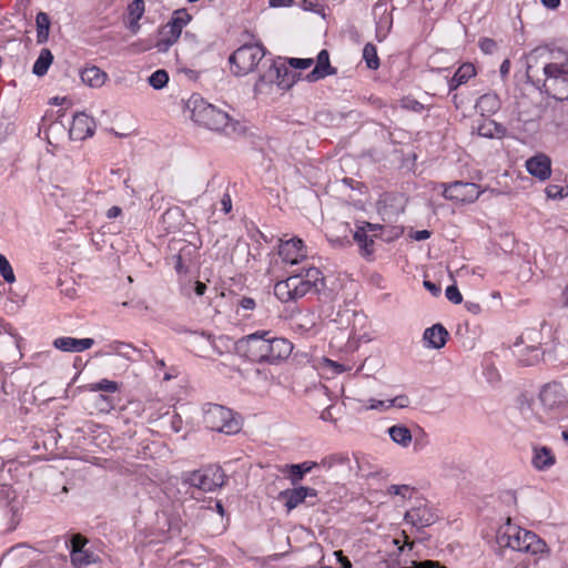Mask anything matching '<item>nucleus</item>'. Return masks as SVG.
<instances>
[{
    "label": "nucleus",
    "instance_id": "nucleus-1",
    "mask_svg": "<svg viewBox=\"0 0 568 568\" xmlns=\"http://www.w3.org/2000/svg\"><path fill=\"white\" fill-rule=\"evenodd\" d=\"M528 81L549 97L568 100V52L561 49H536L527 57Z\"/></svg>",
    "mask_w": 568,
    "mask_h": 568
},
{
    "label": "nucleus",
    "instance_id": "nucleus-2",
    "mask_svg": "<svg viewBox=\"0 0 568 568\" xmlns=\"http://www.w3.org/2000/svg\"><path fill=\"white\" fill-rule=\"evenodd\" d=\"M292 351L293 344L288 339L275 337L271 331H256L234 343V352L239 356L257 364H280Z\"/></svg>",
    "mask_w": 568,
    "mask_h": 568
},
{
    "label": "nucleus",
    "instance_id": "nucleus-3",
    "mask_svg": "<svg viewBox=\"0 0 568 568\" xmlns=\"http://www.w3.org/2000/svg\"><path fill=\"white\" fill-rule=\"evenodd\" d=\"M186 109L191 119L201 126L212 131H221L230 135L241 132L243 126L234 121L229 113L206 102L199 93H193L186 101Z\"/></svg>",
    "mask_w": 568,
    "mask_h": 568
},
{
    "label": "nucleus",
    "instance_id": "nucleus-4",
    "mask_svg": "<svg viewBox=\"0 0 568 568\" xmlns=\"http://www.w3.org/2000/svg\"><path fill=\"white\" fill-rule=\"evenodd\" d=\"M497 541L503 548L510 549L513 552L530 554L536 560L541 559L549 554V548L534 531L510 524V519L503 531L497 536Z\"/></svg>",
    "mask_w": 568,
    "mask_h": 568
},
{
    "label": "nucleus",
    "instance_id": "nucleus-5",
    "mask_svg": "<svg viewBox=\"0 0 568 568\" xmlns=\"http://www.w3.org/2000/svg\"><path fill=\"white\" fill-rule=\"evenodd\" d=\"M381 527L378 505H373L366 497L357 498V535H361L357 541L366 542V546H376L381 538L377 534Z\"/></svg>",
    "mask_w": 568,
    "mask_h": 568
},
{
    "label": "nucleus",
    "instance_id": "nucleus-6",
    "mask_svg": "<svg viewBox=\"0 0 568 568\" xmlns=\"http://www.w3.org/2000/svg\"><path fill=\"white\" fill-rule=\"evenodd\" d=\"M180 479L182 486L194 487L206 493L223 487L227 476L221 466L210 465L197 470L183 471Z\"/></svg>",
    "mask_w": 568,
    "mask_h": 568
},
{
    "label": "nucleus",
    "instance_id": "nucleus-7",
    "mask_svg": "<svg viewBox=\"0 0 568 568\" xmlns=\"http://www.w3.org/2000/svg\"><path fill=\"white\" fill-rule=\"evenodd\" d=\"M266 49L262 43H245L237 48L230 57L232 73L236 77L245 75L258 68L266 57Z\"/></svg>",
    "mask_w": 568,
    "mask_h": 568
},
{
    "label": "nucleus",
    "instance_id": "nucleus-8",
    "mask_svg": "<svg viewBox=\"0 0 568 568\" xmlns=\"http://www.w3.org/2000/svg\"><path fill=\"white\" fill-rule=\"evenodd\" d=\"M192 20V16L185 8L173 11L168 23L159 29V39L154 44H148L143 50L154 47L158 52L164 53L180 39L183 28Z\"/></svg>",
    "mask_w": 568,
    "mask_h": 568
},
{
    "label": "nucleus",
    "instance_id": "nucleus-9",
    "mask_svg": "<svg viewBox=\"0 0 568 568\" xmlns=\"http://www.w3.org/2000/svg\"><path fill=\"white\" fill-rule=\"evenodd\" d=\"M203 422L206 428L225 435H234L241 430L240 416L219 404H207V408L204 409Z\"/></svg>",
    "mask_w": 568,
    "mask_h": 568
},
{
    "label": "nucleus",
    "instance_id": "nucleus-10",
    "mask_svg": "<svg viewBox=\"0 0 568 568\" xmlns=\"http://www.w3.org/2000/svg\"><path fill=\"white\" fill-rule=\"evenodd\" d=\"M539 400L544 409L554 418H558L568 407L567 395L559 383L546 384L539 393Z\"/></svg>",
    "mask_w": 568,
    "mask_h": 568
},
{
    "label": "nucleus",
    "instance_id": "nucleus-11",
    "mask_svg": "<svg viewBox=\"0 0 568 568\" xmlns=\"http://www.w3.org/2000/svg\"><path fill=\"white\" fill-rule=\"evenodd\" d=\"M443 186L444 197L456 202L470 203L476 201L480 194L479 186L475 183L456 181L449 185L443 184Z\"/></svg>",
    "mask_w": 568,
    "mask_h": 568
},
{
    "label": "nucleus",
    "instance_id": "nucleus-12",
    "mask_svg": "<svg viewBox=\"0 0 568 568\" xmlns=\"http://www.w3.org/2000/svg\"><path fill=\"white\" fill-rule=\"evenodd\" d=\"M383 229L379 223L363 222L362 225H357V245L359 246L361 255L367 261L373 260L374 255V237L377 236V232Z\"/></svg>",
    "mask_w": 568,
    "mask_h": 568
},
{
    "label": "nucleus",
    "instance_id": "nucleus-13",
    "mask_svg": "<svg viewBox=\"0 0 568 568\" xmlns=\"http://www.w3.org/2000/svg\"><path fill=\"white\" fill-rule=\"evenodd\" d=\"M326 237L335 247H351L355 240V232L348 222L334 220L327 226Z\"/></svg>",
    "mask_w": 568,
    "mask_h": 568
},
{
    "label": "nucleus",
    "instance_id": "nucleus-14",
    "mask_svg": "<svg viewBox=\"0 0 568 568\" xmlns=\"http://www.w3.org/2000/svg\"><path fill=\"white\" fill-rule=\"evenodd\" d=\"M437 513L426 503H419L405 513L404 519L407 524L422 529L429 527L438 520Z\"/></svg>",
    "mask_w": 568,
    "mask_h": 568
},
{
    "label": "nucleus",
    "instance_id": "nucleus-15",
    "mask_svg": "<svg viewBox=\"0 0 568 568\" xmlns=\"http://www.w3.org/2000/svg\"><path fill=\"white\" fill-rule=\"evenodd\" d=\"M95 121L84 112L73 114L69 135L74 141H83L94 134Z\"/></svg>",
    "mask_w": 568,
    "mask_h": 568
},
{
    "label": "nucleus",
    "instance_id": "nucleus-16",
    "mask_svg": "<svg viewBox=\"0 0 568 568\" xmlns=\"http://www.w3.org/2000/svg\"><path fill=\"white\" fill-rule=\"evenodd\" d=\"M317 490L312 487L300 486L296 488H288L278 494V499L284 503L287 511L293 510L298 505L303 504L307 497H316Z\"/></svg>",
    "mask_w": 568,
    "mask_h": 568
},
{
    "label": "nucleus",
    "instance_id": "nucleus-17",
    "mask_svg": "<svg viewBox=\"0 0 568 568\" xmlns=\"http://www.w3.org/2000/svg\"><path fill=\"white\" fill-rule=\"evenodd\" d=\"M278 255L285 263L297 264L306 257V250L303 241L297 237L281 241L278 245Z\"/></svg>",
    "mask_w": 568,
    "mask_h": 568
},
{
    "label": "nucleus",
    "instance_id": "nucleus-18",
    "mask_svg": "<svg viewBox=\"0 0 568 568\" xmlns=\"http://www.w3.org/2000/svg\"><path fill=\"white\" fill-rule=\"evenodd\" d=\"M373 14L376 19V38L383 41L392 29L393 16L388 11L387 3L382 0L375 3Z\"/></svg>",
    "mask_w": 568,
    "mask_h": 568
},
{
    "label": "nucleus",
    "instance_id": "nucleus-19",
    "mask_svg": "<svg viewBox=\"0 0 568 568\" xmlns=\"http://www.w3.org/2000/svg\"><path fill=\"white\" fill-rule=\"evenodd\" d=\"M528 173L540 181H546L551 175V160L544 153L529 158L525 163Z\"/></svg>",
    "mask_w": 568,
    "mask_h": 568
},
{
    "label": "nucleus",
    "instance_id": "nucleus-20",
    "mask_svg": "<svg viewBox=\"0 0 568 568\" xmlns=\"http://www.w3.org/2000/svg\"><path fill=\"white\" fill-rule=\"evenodd\" d=\"M337 73V69L331 65L329 62V53L326 49H323L318 52L316 57V64L313 70L306 74L305 79L308 82H316L322 80L328 75H334Z\"/></svg>",
    "mask_w": 568,
    "mask_h": 568
},
{
    "label": "nucleus",
    "instance_id": "nucleus-21",
    "mask_svg": "<svg viewBox=\"0 0 568 568\" xmlns=\"http://www.w3.org/2000/svg\"><path fill=\"white\" fill-rule=\"evenodd\" d=\"M94 339L90 337L74 338L70 336L58 337L53 341V346L62 352L81 353L94 345Z\"/></svg>",
    "mask_w": 568,
    "mask_h": 568
},
{
    "label": "nucleus",
    "instance_id": "nucleus-22",
    "mask_svg": "<svg viewBox=\"0 0 568 568\" xmlns=\"http://www.w3.org/2000/svg\"><path fill=\"white\" fill-rule=\"evenodd\" d=\"M527 104L526 101L518 102L517 120L524 124L526 131H529L537 126V122L541 116V108Z\"/></svg>",
    "mask_w": 568,
    "mask_h": 568
},
{
    "label": "nucleus",
    "instance_id": "nucleus-23",
    "mask_svg": "<svg viewBox=\"0 0 568 568\" xmlns=\"http://www.w3.org/2000/svg\"><path fill=\"white\" fill-rule=\"evenodd\" d=\"M448 337L447 329L442 324H435L425 329L423 338L428 348L439 349L445 346Z\"/></svg>",
    "mask_w": 568,
    "mask_h": 568
},
{
    "label": "nucleus",
    "instance_id": "nucleus-24",
    "mask_svg": "<svg viewBox=\"0 0 568 568\" xmlns=\"http://www.w3.org/2000/svg\"><path fill=\"white\" fill-rule=\"evenodd\" d=\"M515 355L518 363L523 366L536 365L542 358V352L538 346L531 345L520 347L518 343L515 344Z\"/></svg>",
    "mask_w": 568,
    "mask_h": 568
},
{
    "label": "nucleus",
    "instance_id": "nucleus-25",
    "mask_svg": "<svg viewBox=\"0 0 568 568\" xmlns=\"http://www.w3.org/2000/svg\"><path fill=\"white\" fill-rule=\"evenodd\" d=\"M501 106V101L496 93H485L480 95L475 104L476 110L483 116L495 114Z\"/></svg>",
    "mask_w": 568,
    "mask_h": 568
},
{
    "label": "nucleus",
    "instance_id": "nucleus-26",
    "mask_svg": "<svg viewBox=\"0 0 568 568\" xmlns=\"http://www.w3.org/2000/svg\"><path fill=\"white\" fill-rule=\"evenodd\" d=\"M79 74L81 81L91 88H100L104 84L108 77L104 71L95 65L81 69Z\"/></svg>",
    "mask_w": 568,
    "mask_h": 568
},
{
    "label": "nucleus",
    "instance_id": "nucleus-27",
    "mask_svg": "<svg viewBox=\"0 0 568 568\" xmlns=\"http://www.w3.org/2000/svg\"><path fill=\"white\" fill-rule=\"evenodd\" d=\"M300 73L292 71L285 63H280L278 70H276L275 83L283 90L291 89L297 79Z\"/></svg>",
    "mask_w": 568,
    "mask_h": 568
},
{
    "label": "nucleus",
    "instance_id": "nucleus-28",
    "mask_svg": "<svg viewBox=\"0 0 568 568\" xmlns=\"http://www.w3.org/2000/svg\"><path fill=\"white\" fill-rule=\"evenodd\" d=\"M316 466L315 462H303L301 464L286 465V473L293 486L297 485L306 474Z\"/></svg>",
    "mask_w": 568,
    "mask_h": 568
},
{
    "label": "nucleus",
    "instance_id": "nucleus-29",
    "mask_svg": "<svg viewBox=\"0 0 568 568\" xmlns=\"http://www.w3.org/2000/svg\"><path fill=\"white\" fill-rule=\"evenodd\" d=\"M294 282L291 276L284 281H280L274 286V294L282 303L296 302L294 295Z\"/></svg>",
    "mask_w": 568,
    "mask_h": 568
},
{
    "label": "nucleus",
    "instance_id": "nucleus-30",
    "mask_svg": "<svg viewBox=\"0 0 568 568\" xmlns=\"http://www.w3.org/2000/svg\"><path fill=\"white\" fill-rule=\"evenodd\" d=\"M357 471L362 479H373L377 483L384 481L387 477L385 470L377 466H371L368 463L357 460Z\"/></svg>",
    "mask_w": 568,
    "mask_h": 568
},
{
    "label": "nucleus",
    "instance_id": "nucleus-31",
    "mask_svg": "<svg viewBox=\"0 0 568 568\" xmlns=\"http://www.w3.org/2000/svg\"><path fill=\"white\" fill-rule=\"evenodd\" d=\"M101 558L90 547L84 548L78 555H71L70 562L73 568H85L89 565L100 562Z\"/></svg>",
    "mask_w": 568,
    "mask_h": 568
},
{
    "label": "nucleus",
    "instance_id": "nucleus-32",
    "mask_svg": "<svg viewBox=\"0 0 568 568\" xmlns=\"http://www.w3.org/2000/svg\"><path fill=\"white\" fill-rule=\"evenodd\" d=\"M52 62H53L52 52L50 51V49L43 48L40 51L36 62L32 67V73L37 77L45 75L50 65L52 64Z\"/></svg>",
    "mask_w": 568,
    "mask_h": 568
},
{
    "label": "nucleus",
    "instance_id": "nucleus-33",
    "mask_svg": "<svg viewBox=\"0 0 568 568\" xmlns=\"http://www.w3.org/2000/svg\"><path fill=\"white\" fill-rule=\"evenodd\" d=\"M555 464V456L551 450L547 447L536 448L532 457V465L538 470H544L551 467Z\"/></svg>",
    "mask_w": 568,
    "mask_h": 568
},
{
    "label": "nucleus",
    "instance_id": "nucleus-34",
    "mask_svg": "<svg viewBox=\"0 0 568 568\" xmlns=\"http://www.w3.org/2000/svg\"><path fill=\"white\" fill-rule=\"evenodd\" d=\"M388 435L394 443L402 447H408L412 443V433L404 425H394L388 428Z\"/></svg>",
    "mask_w": 568,
    "mask_h": 568
},
{
    "label": "nucleus",
    "instance_id": "nucleus-35",
    "mask_svg": "<svg viewBox=\"0 0 568 568\" xmlns=\"http://www.w3.org/2000/svg\"><path fill=\"white\" fill-rule=\"evenodd\" d=\"M37 24V42L42 44L49 39L50 31V17L45 12H39L36 17Z\"/></svg>",
    "mask_w": 568,
    "mask_h": 568
},
{
    "label": "nucleus",
    "instance_id": "nucleus-36",
    "mask_svg": "<svg viewBox=\"0 0 568 568\" xmlns=\"http://www.w3.org/2000/svg\"><path fill=\"white\" fill-rule=\"evenodd\" d=\"M281 60H282V58L278 57L276 60L273 58H270L262 62V67L264 68L267 65V69L265 71L261 72V74L258 77L260 83H271V84L275 83L276 70H278Z\"/></svg>",
    "mask_w": 568,
    "mask_h": 568
},
{
    "label": "nucleus",
    "instance_id": "nucleus-37",
    "mask_svg": "<svg viewBox=\"0 0 568 568\" xmlns=\"http://www.w3.org/2000/svg\"><path fill=\"white\" fill-rule=\"evenodd\" d=\"M89 539L80 532H74L69 535L65 540L67 548L69 549V555H78L89 546Z\"/></svg>",
    "mask_w": 568,
    "mask_h": 568
},
{
    "label": "nucleus",
    "instance_id": "nucleus-38",
    "mask_svg": "<svg viewBox=\"0 0 568 568\" xmlns=\"http://www.w3.org/2000/svg\"><path fill=\"white\" fill-rule=\"evenodd\" d=\"M362 60L369 70H377L379 68L381 61L377 54V49L373 43L365 44L362 53Z\"/></svg>",
    "mask_w": 568,
    "mask_h": 568
},
{
    "label": "nucleus",
    "instance_id": "nucleus-39",
    "mask_svg": "<svg viewBox=\"0 0 568 568\" xmlns=\"http://www.w3.org/2000/svg\"><path fill=\"white\" fill-rule=\"evenodd\" d=\"M291 280L296 281L294 282L293 287L296 301L304 297L308 292H311L314 288V286L303 277V273L292 275Z\"/></svg>",
    "mask_w": 568,
    "mask_h": 568
},
{
    "label": "nucleus",
    "instance_id": "nucleus-40",
    "mask_svg": "<svg viewBox=\"0 0 568 568\" xmlns=\"http://www.w3.org/2000/svg\"><path fill=\"white\" fill-rule=\"evenodd\" d=\"M500 556L506 558V568H529L530 561L524 556V554L511 552L510 556H506V550L500 551Z\"/></svg>",
    "mask_w": 568,
    "mask_h": 568
},
{
    "label": "nucleus",
    "instance_id": "nucleus-41",
    "mask_svg": "<svg viewBox=\"0 0 568 568\" xmlns=\"http://www.w3.org/2000/svg\"><path fill=\"white\" fill-rule=\"evenodd\" d=\"M148 82L154 90H161L169 82V73L164 69H159L149 77Z\"/></svg>",
    "mask_w": 568,
    "mask_h": 568
},
{
    "label": "nucleus",
    "instance_id": "nucleus-42",
    "mask_svg": "<svg viewBox=\"0 0 568 568\" xmlns=\"http://www.w3.org/2000/svg\"><path fill=\"white\" fill-rule=\"evenodd\" d=\"M415 488L409 485H390L387 488V495L399 497L403 500L409 499Z\"/></svg>",
    "mask_w": 568,
    "mask_h": 568
},
{
    "label": "nucleus",
    "instance_id": "nucleus-43",
    "mask_svg": "<svg viewBox=\"0 0 568 568\" xmlns=\"http://www.w3.org/2000/svg\"><path fill=\"white\" fill-rule=\"evenodd\" d=\"M88 388L90 392L115 393L119 390V384L114 381L103 378L97 383L89 384Z\"/></svg>",
    "mask_w": 568,
    "mask_h": 568
},
{
    "label": "nucleus",
    "instance_id": "nucleus-44",
    "mask_svg": "<svg viewBox=\"0 0 568 568\" xmlns=\"http://www.w3.org/2000/svg\"><path fill=\"white\" fill-rule=\"evenodd\" d=\"M109 347L112 352L119 354L120 356L125 357L126 359H131L129 349H132L133 352L142 353L141 349L136 348L131 343L120 342V341H113L110 343Z\"/></svg>",
    "mask_w": 568,
    "mask_h": 568
},
{
    "label": "nucleus",
    "instance_id": "nucleus-45",
    "mask_svg": "<svg viewBox=\"0 0 568 568\" xmlns=\"http://www.w3.org/2000/svg\"><path fill=\"white\" fill-rule=\"evenodd\" d=\"M300 273H303V277L314 286V291L318 292L317 283L323 284L324 277L322 272L317 267H303Z\"/></svg>",
    "mask_w": 568,
    "mask_h": 568
},
{
    "label": "nucleus",
    "instance_id": "nucleus-46",
    "mask_svg": "<svg viewBox=\"0 0 568 568\" xmlns=\"http://www.w3.org/2000/svg\"><path fill=\"white\" fill-rule=\"evenodd\" d=\"M180 243L181 246L178 250V254L191 264L197 255V246L186 241H181Z\"/></svg>",
    "mask_w": 568,
    "mask_h": 568
},
{
    "label": "nucleus",
    "instance_id": "nucleus-47",
    "mask_svg": "<svg viewBox=\"0 0 568 568\" xmlns=\"http://www.w3.org/2000/svg\"><path fill=\"white\" fill-rule=\"evenodd\" d=\"M545 192H546V195L548 199L561 200V199L568 196V185L560 186V185L550 184L546 187Z\"/></svg>",
    "mask_w": 568,
    "mask_h": 568
},
{
    "label": "nucleus",
    "instance_id": "nucleus-48",
    "mask_svg": "<svg viewBox=\"0 0 568 568\" xmlns=\"http://www.w3.org/2000/svg\"><path fill=\"white\" fill-rule=\"evenodd\" d=\"M0 274L7 283H13L16 276L8 258L0 254Z\"/></svg>",
    "mask_w": 568,
    "mask_h": 568
},
{
    "label": "nucleus",
    "instance_id": "nucleus-49",
    "mask_svg": "<svg viewBox=\"0 0 568 568\" xmlns=\"http://www.w3.org/2000/svg\"><path fill=\"white\" fill-rule=\"evenodd\" d=\"M285 62L293 69L305 70L313 65L314 60L312 58H286Z\"/></svg>",
    "mask_w": 568,
    "mask_h": 568
},
{
    "label": "nucleus",
    "instance_id": "nucleus-50",
    "mask_svg": "<svg viewBox=\"0 0 568 568\" xmlns=\"http://www.w3.org/2000/svg\"><path fill=\"white\" fill-rule=\"evenodd\" d=\"M362 408L365 410L374 409L378 412H385L390 408L389 399L378 400L369 399L368 402H362Z\"/></svg>",
    "mask_w": 568,
    "mask_h": 568
},
{
    "label": "nucleus",
    "instance_id": "nucleus-51",
    "mask_svg": "<svg viewBox=\"0 0 568 568\" xmlns=\"http://www.w3.org/2000/svg\"><path fill=\"white\" fill-rule=\"evenodd\" d=\"M455 74L457 75V79H460L464 83H466L476 74V69L471 63H464L457 69Z\"/></svg>",
    "mask_w": 568,
    "mask_h": 568
},
{
    "label": "nucleus",
    "instance_id": "nucleus-52",
    "mask_svg": "<svg viewBox=\"0 0 568 568\" xmlns=\"http://www.w3.org/2000/svg\"><path fill=\"white\" fill-rule=\"evenodd\" d=\"M173 266L178 274H186L189 272L190 263L186 262L181 255H172Z\"/></svg>",
    "mask_w": 568,
    "mask_h": 568
},
{
    "label": "nucleus",
    "instance_id": "nucleus-53",
    "mask_svg": "<svg viewBox=\"0 0 568 568\" xmlns=\"http://www.w3.org/2000/svg\"><path fill=\"white\" fill-rule=\"evenodd\" d=\"M144 13V1L143 0H133L129 6V17L141 19Z\"/></svg>",
    "mask_w": 568,
    "mask_h": 568
},
{
    "label": "nucleus",
    "instance_id": "nucleus-54",
    "mask_svg": "<svg viewBox=\"0 0 568 568\" xmlns=\"http://www.w3.org/2000/svg\"><path fill=\"white\" fill-rule=\"evenodd\" d=\"M322 365L323 367L331 368L333 374H341L343 372L351 369V367H346L344 364H341L326 357H323Z\"/></svg>",
    "mask_w": 568,
    "mask_h": 568
},
{
    "label": "nucleus",
    "instance_id": "nucleus-55",
    "mask_svg": "<svg viewBox=\"0 0 568 568\" xmlns=\"http://www.w3.org/2000/svg\"><path fill=\"white\" fill-rule=\"evenodd\" d=\"M302 8L305 11H312L314 13L321 14L322 17H325L324 7L316 0H303Z\"/></svg>",
    "mask_w": 568,
    "mask_h": 568
},
{
    "label": "nucleus",
    "instance_id": "nucleus-56",
    "mask_svg": "<svg viewBox=\"0 0 568 568\" xmlns=\"http://www.w3.org/2000/svg\"><path fill=\"white\" fill-rule=\"evenodd\" d=\"M445 295L447 300L454 304H459L463 301V296L456 285H450L446 288Z\"/></svg>",
    "mask_w": 568,
    "mask_h": 568
},
{
    "label": "nucleus",
    "instance_id": "nucleus-57",
    "mask_svg": "<svg viewBox=\"0 0 568 568\" xmlns=\"http://www.w3.org/2000/svg\"><path fill=\"white\" fill-rule=\"evenodd\" d=\"M479 48L483 52L491 54L497 49V43L493 39L484 38L479 40Z\"/></svg>",
    "mask_w": 568,
    "mask_h": 568
},
{
    "label": "nucleus",
    "instance_id": "nucleus-58",
    "mask_svg": "<svg viewBox=\"0 0 568 568\" xmlns=\"http://www.w3.org/2000/svg\"><path fill=\"white\" fill-rule=\"evenodd\" d=\"M390 408L397 407V408H406L409 406V398L407 395H398L392 399H389Z\"/></svg>",
    "mask_w": 568,
    "mask_h": 568
},
{
    "label": "nucleus",
    "instance_id": "nucleus-59",
    "mask_svg": "<svg viewBox=\"0 0 568 568\" xmlns=\"http://www.w3.org/2000/svg\"><path fill=\"white\" fill-rule=\"evenodd\" d=\"M324 464H328V466H333L334 464H345L349 463V458L342 454H334L328 456L323 460Z\"/></svg>",
    "mask_w": 568,
    "mask_h": 568
},
{
    "label": "nucleus",
    "instance_id": "nucleus-60",
    "mask_svg": "<svg viewBox=\"0 0 568 568\" xmlns=\"http://www.w3.org/2000/svg\"><path fill=\"white\" fill-rule=\"evenodd\" d=\"M403 108L414 111L416 113H420L424 110V105L420 102L412 99L404 100Z\"/></svg>",
    "mask_w": 568,
    "mask_h": 568
},
{
    "label": "nucleus",
    "instance_id": "nucleus-61",
    "mask_svg": "<svg viewBox=\"0 0 568 568\" xmlns=\"http://www.w3.org/2000/svg\"><path fill=\"white\" fill-rule=\"evenodd\" d=\"M237 305L240 307H242L243 310L252 311L255 308L256 303H255L254 298L243 296L242 298L239 300Z\"/></svg>",
    "mask_w": 568,
    "mask_h": 568
},
{
    "label": "nucleus",
    "instance_id": "nucleus-62",
    "mask_svg": "<svg viewBox=\"0 0 568 568\" xmlns=\"http://www.w3.org/2000/svg\"><path fill=\"white\" fill-rule=\"evenodd\" d=\"M334 556L336 557L341 568H352L351 560L343 554L342 550L334 551Z\"/></svg>",
    "mask_w": 568,
    "mask_h": 568
},
{
    "label": "nucleus",
    "instance_id": "nucleus-63",
    "mask_svg": "<svg viewBox=\"0 0 568 568\" xmlns=\"http://www.w3.org/2000/svg\"><path fill=\"white\" fill-rule=\"evenodd\" d=\"M99 404L101 410H110L114 407L112 399L108 395H100Z\"/></svg>",
    "mask_w": 568,
    "mask_h": 568
},
{
    "label": "nucleus",
    "instance_id": "nucleus-64",
    "mask_svg": "<svg viewBox=\"0 0 568 568\" xmlns=\"http://www.w3.org/2000/svg\"><path fill=\"white\" fill-rule=\"evenodd\" d=\"M478 133H479V135L485 136V138H494L495 133L493 131L490 121L479 125Z\"/></svg>",
    "mask_w": 568,
    "mask_h": 568
}]
</instances>
